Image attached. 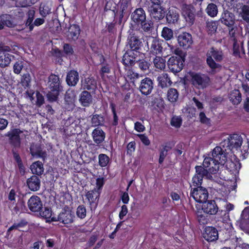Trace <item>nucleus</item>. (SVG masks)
Here are the masks:
<instances>
[{"label":"nucleus","mask_w":249,"mask_h":249,"mask_svg":"<svg viewBox=\"0 0 249 249\" xmlns=\"http://www.w3.org/2000/svg\"><path fill=\"white\" fill-rule=\"evenodd\" d=\"M48 84L50 91L47 94L48 100L51 102H55L63 90L59 76L52 73L48 77Z\"/></svg>","instance_id":"f257e3e1"},{"label":"nucleus","mask_w":249,"mask_h":249,"mask_svg":"<svg viewBox=\"0 0 249 249\" xmlns=\"http://www.w3.org/2000/svg\"><path fill=\"white\" fill-rule=\"evenodd\" d=\"M76 220V217L72 208L68 206H65L59 213L57 217H53L52 221H59L68 227L73 223Z\"/></svg>","instance_id":"f03ea898"},{"label":"nucleus","mask_w":249,"mask_h":249,"mask_svg":"<svg viewBox=\"0 0 249 249\" xmlns=\"http://www.w3.org/2000/svg\"><path fill=\"white\" fill-rule=\"evenodd\" d=\"M206 63L212 70H215L221 67L218 64L222 61L224 55L222 51L212 47L206 53Z\"/></svg>","instance_id":"7ed1b4c3"},{"label":"nucleus","mask_w":249,"mask_h":249,"mask_svg":"<svg viewBox=\"0 0 249 249\" xmlns=\"http://www.w3.org/2000/svg\"><path fill=\"white\" fill-rule=\"evenodd\" d=\"M228 154L229 150L220 143V146L215 147L208 155L212 157L215 161L223 166L227 160Z\"/></svg>","instance_id":"20e7f679"},{"label":"nucleus","mask_w":249,"mask_h":249,"mask_svg":"<svg viewBox=\"0 0 249 249\" xmlns=\"http://www.w3.org/2000/svg\"><path fill=\"white\" fill-rule=\"evenodd\" d=\"M204 157L202 165H196V166L203 168L207 172L206 174L209 177H211V175L216 174L220 167L222 166L217 162L215 161L208 154L204 156Z\"/></svg>","instance_id":"39448f33"},{"label":"nucleus","mask_w":249,"mask_h":249,"mask_svg":"<svg viewBox=\"0 0 249 249\" xmlns=\"http://www.w3.org/2000/svg\"><path fill=\"white\" fill-rule=\"evenodd\" d=\"M221 22L226 25L229 29L230 35L233 37L237 29L235 25V16L234 14L228 10L224 11L220 18Z\"/></svg>","instance_id":"423d86ee"},{"label":"nucleus","mask_w":249,"mask_h":249,"mask_svg":"<svg viewBox=\"0 0 249 249\" xmlns=\"http://www.w3.org/2000/svg\"><path fill=\"white\" fill-rule=\"evenodd\" d=\"M243 143V138L240 135L233 134L229 136L227 140L221 142L222 146H225L229 151L240 148Z\"/></svg>","instance_id":"0eeeda50"},{"label":"nucleus","mask_w":249,"mask_h":249,"mask_svg":"<svg viewBox=\"0 0 249 249\" xmlns=\"http://www.w3.org/2000/svg\"><path fill=\"white\" fill-rule=\"evenodd\" d=\"M192 84L198 89L206 88L211 82L210 77L205 74L192 72L191 74Z\"/></svg>","instance_id":"6e6552de"},{"label":"nucleus","mask_w":249,"mask_h":249,"mask_svg":"<svg viewBox=\"0 0 249 249\" xmlns=\"http://www.w3.org/2000/svg\"><path fill=\"white\" fill-rule=\"evenodd\" d=\"M195 174L192 177L191 182L189 183L190 189L192 188L202 187L203 178L206 177L209 178V176L206 174L207 172L201 167H195Z\"/></svg>","instance_id":"1a4fd4ad"},{"label":"nucleus","mask_w":249,"mask_h":249,"mask_svg":"<svg viewBox=\"0 0 249 249\" xmlns=\"http://www.w3.org/2000/svg\"><path fill=\"white\" fill-rule=\"evenodd\" d=\"M190 195L196 202L202 203L207 200L209 193L207 189L204 187L192 188L190 189Z\"/></svg>","instance_id":"9d476101"},{"label":"nucleus","mask_w":249,"mask_h":249,"mask_svg":"<svg viewBox=\"0 0 249 249\" xmlns=\"http://www.w3.org/2000/svg\"><path fill=\"white\" fill-rule=\"evenodd\" d=\"M11 51L12 49L9 46L0 44V67L1 68H5L10 64L12 58L14 57L13 55L9 53Z\"/></svg>","instance_id":"9b49d317"},{"label":"nucleus","mask_w":249,"mask_h":249,"mask_svg":"<svg viewBox=\"0 0 249 249\" xmlns=\"http://www.w3.org/2000/svg\"><path fill=\"white\" fill-rule=\"evenodd\" d=\"M149 41L150 43V47H149L148 42H147L149 54L153 55L161 54L163 50L162 44L164 43L163 40L157 37H151L149 38Z\"/></svg>","instance_id":"f8f14e48"},{"label":"nucleus","mask_w":249,"mask_h":249,"mask_svg":"<svg viewBox=\"0 0 249 249\" xmlns=\"http://www.w3.org/2000/svg\"><path fill=\"white\" fill-rule=\"evenodd\" d=\"M182 14L189 26L194 24L196 20V9L193 5L184 3L181 6Z\"/></svg>","instance_id":"ddd939ff"},{"label":"nucleus","mask_w":249,"mask_h":249,"mask_svg":"<svg viewBox=\"0 0 249 249\" xmlns=\"http://www.w3.org/2000/svg\"><path fill=\"white\" fill-rule=\"evenodd\" d=\"M112 3L113 2L111 1H107L105 7V10L107 12L109 11L114 18L112 22L109 23H107L106 25L107 30L110 34H114L116 31V25L117 24L119 25L118 23V19L116 18L117 11H116V6H114L113 9H111L110 5H112ZM120 25L121 24H120Z\"/></svg>","instance_id":"4468645a"},{"label":"nucleus","mask_w":249,"mask_h":249,"mask_svg":"<svg viewBox=\"0 0 249 249\" xmlns=\"http://www.w3.org/2000/svg\"><path fill=\"white\" fill-rule=\"evenodd\" d=\"M184 62L183 57L172 56L169 58L167 64L170 71L176 74L183 69Z\"/></svg>","instance_id":"2eb2a0df"},{"label":"nucleus","mask_w":249,"mask_h":249,"mask_svg":"<svg viewBox=\"0 0 249 249\" xmlns=\"http://www.w3.org/2000/svg\"><path fill=\"white\" fill-rule=\"evenodd\" d=\"M23 131L19 128H13L6 134L9 139V142L14 149L19 148L21 145L20 134Z\"/></svg>","instance_id":"dca6fc26"},{"label":"nucleus","mask_w":249,"mask_h":249,"mask_svg":"<svg viewBox=\"0 0 249 249\" xmlns=\"http://www.w3.org/2000/svg\"><path fill=\"white\" fill-rule=\"evenodd\" d=\"M127 41V46L129 49L140 53V51L143 46L142 38H140L135 33H131L128 36Z\"/></svg>","instance_id":"f3484780"},{"label":"nucleus","mask_w":249,"mask_h":249,"mask_svg":"<svg viewBox=\"0 0 249 249\" xmlns=\"http://www.w3.org/2000/svg\"><path fill=\"white\" fill-rule=\"evenodd\" d=\"M101 192L98 191L96 188L88 191L86 194V197L87 199L91 211L95 210L98 204V201Z\"/></svg>","instance_id":"a211bd4d"},{"label":"nucleus","mask_w":249,"mask_h":249,"mask_svg":"<svg viewBox=\"0 0 249 249\" xmlns=\"http://www.w3.org/2000/svg\"><path fill=\"white\" fill-rule=\"evenodd\" d=\"M140 53L128 49L124 53L122 58V63L125 67H132L134 65L137 61L136 59Z\"/></svg>","instance_id":"6ab92c4d"},{"label":"nucleus","mask_w":249,"mask_h":249,"mask_svg":"<svg viewBox=\"0 0 249 249\" xmlns=\"http://www.w3.org/2000/svg\"><path fill=\"white\" fill-rule=\"evenodd\" d=\"M203 237L209 242L216 241L218 238L217 229L213 226H206L202 233Z\"/></svg>","instance_id":"aec40b11"},{"label":"nucleus","mask_w":249,"mask_h":249,"mask_svg":"<svg viewBox=\"0 0 249 249\" xmlns=\"http://www.w3.org/2000/svg\"><path fill=\"white\" fill-rule=\"evenodd\" d=\"M81 88L91 93H95L97 88V81L91 76L85 77L81 80Z\"/></svg>","instance_id":"412c9836"},{"label":"nucleus","mask_w":249,"mask_h":249,"mask_svg":"<svg viewBox=\"0 0 249 249\" xmlns=\"http://www.w3.org/2000/svg\"><path fill=\"white\" fill-rule=\"evenodd\" d=\"M177 40L179 46L184 49L190 48L193 42L192 35L187 32H183L179 34Z\"/></svg>","instance_id":"4be33fe9"},{"label":"nucleus","mask_w":249,"mask_h":249,"mask_svg":"<svg viewBox=\"0 0 249 249\" xmlns=\"http://www.w3.org/2000/svg\"><path fill=\"white\" fill-rule=\"evenodd\" d=\"M153 86L154 83L151 79L149 77H145L141 80L139 90L142 94L147 95L151 93Z\"/></svg>","instance_id":"5701e85b"},{"label":"nucleus","mask_w":249,"mask_h":249,"mask_svg":"<svg viewBox=\"0 0 249 249\" xmlns=\"http://www.w3.org/2000/svg\"><path fill=\"white\" fill-rule=\"evenodd\" d=\"M149 12L151 17L156 20L163 19L165 16V11L163 7L159 4L150 5Z\"/></svg>","instance_id":"b1692460"},{"label":"nucleus","mask_w":249,"mask_h":249,"mask_svg":"<svg viewBox=\"0 0 249 249\" xmlns=\"http://www.w3.org/2000/svg\"><path fill=\"white\" fill-rule=\"evenodd\" d=\"M28 206L33 212H38L42 208V202L40 198L36 196H32L28 201Z\"/></svg>","instance_id":"393cba45"},{"label":"nucleus","mask_w":249,"mask_h":249,"mask_svg":"<svg viewBox=\"0 0 249 249\" xmlns=\"http://www.w3.org/2000/svg\"><path fill=\"white\" fill-rule=\"evenodd\" d=\"M202 210L209 214H215L218 212V207L214 200H207L202 203Z\"/></svg>","instance_id":"a878e982"},{"label":"nucleus","mask_w":249,"mask_h":249,"mask_svg":"<svg viewBox=\"0 0 249 249\" xmlns=\"http://www.w3.org/2000/svg\"><path fill=\"white\" fill-rule=\"evenodd\" d=\"M131 18L132 21L137 25L142 23L146 19L145 11L142 8H139L132 13Z\"/></svg>","instance_id":"bb28decb"},{"label":"nucleus","mask_w":249,"mask_h":249,"mask_svg":"<svg viewBox=\"0 0 249 249\" xmlns=\"http://www.w3.org/2000/svg\"><path fill=\"white\" fill-rule=\"evenodd\" d=\"M91 136L93 142L97 145H100L105 141L106 133L101 128L97 127L93 130Z\"/></svg>","instance_id":"cd10ccee"},{"label":"nucleus","mask_w":249,"mask_h":249,"mask_svg":"<svg viewBox=\"0 0 249 249\" xmlns=\"http://www.w3.org/2000/svg\"><path fill=\"white\" fill-rule=\"evenodd\" d=\"M81 32L80 26L76 24H73L70 25L69 28L67 37L69 41H75L78 38Z\"/></svg>","instance_id":"c85d7f7f"},{"label":"nucleus","mask_w":249,"mask_h":249,"mask_svg":"<svg viewBox=\"0 0 249 249\" xmlns=\"http://www.w3.org/2000/svg\"><path fill=\"white\" fill-rule=\"evenodd\" d=\"M0 21L2 23L3 27L13 28L17 25L15 18L7 14H2L0 16Z\"/></svg>","instance_id":"c756f323"},{"label":"nucleus","mask_w":249,"mask_h":249,"mask_svg":"<svg viewBox=\"0 0 249 249\" xmlns=\"http://www.w3.org/2000/svg\"><path fill=\"white\" fill-rule=\"evenodd\" d=\"M91 92L83 90L79 95V101L84 107H89L92 103V96Z\"/></svg>","instance_id":"7c9ffc66"},{"label":"nucleus","mask_w":249,"mask_h":249,"mask_svg":"<svg viewBox=\"0 0 249 249\" xmlns=\"http://www.w3.org/2000/svg\"><path fill=\"white\" fill-rule=\"evenodd\" d=\"M79 80V76L78 72L74 70H70L67 74L66 81L69 86H75Z\"/></svg>","instance_id":"2f4dec72"},{"label":"nucleus","mask_w":249,"mask_h":249,"mask_svg":"<svg viewBox=\"0 0 249 249\" xmlns=\"http://www.w3.org/2000/svg\"><path fill=\"white\" fill-rule=\"evenodd\" d=\"M75 91L74 89H69L65 94V102L68 103V107H66L68 110H72L74 107V100L75 97Z\"/></svg>","instance_id":"473e14b6"},{"label":"nucleus","mask_w":249,"mask_h":249,"mask_svg":"<svg viewBox=\"0 0 249 249\" xmlns=\"http://www.w3.org/2000/svg\"><path fill=\"white\" fill-rule=\"evenodd\" d=\"M27 184L30 190L36 191L40 189V180L38 177L36 175H33L27 179Z\"/></svg>","instance_id":"72a5a7b5"},{"label":"nucleus","mask_w":249,"mask_h":249,"mask_svg":"<svg viewBox=\"0 0 249 249\" xmlns=\"http://www.w3.org/2000/svg\"><path fill=\"white\" fill-rule=\"evenodd\" d=\"M130 1L131 0H120V10L118 18V23L119 24H122L124 15L129 12Z\"/></svg>","instance_id":"f704fd0d"},{"label":"nucleus","mask_w":249,"mask_h":249,"mask_svg":"<svg viewBox=\"0 0 249 249\" xmlns=\"http://www.w3.org/2000/svg\"><path fill=\"white\" fill-rule=\"evenodd\" d=\"M225 166L227 169L231 174L238 173L241 167V164L239 160H236L235 162L231 160H227Z\"/></svg>","instance_id":"c9c22d12"},{"label":"nucleus","mask_w":249,"mask_h":249,"mask_svg":"<svg viewBox=\"0 0 249 249\" xmlns=\"http://www.w3.org/2000/svg\"><path fill=\"white\" fill-rule=\"evenodd\" d=\"M158 86L162 89L170 86L172 84L168 74L166 73H163L158 77Z\"/></svg>","instance_id":"e433bc0d"},{"label":"nucleus","mask_w":249,"mask_h":249,"mask_svg":"<svg viewBox=\"0 0 249 249\" xmlns=\"http://www.w3.org/2000/svg\"><path fill=\"white\" fill-rule=\"evenodd\" d=\"M166 18L167 21L169 23H175L178 21L179 15L177 9H169Z\"/></svg>","instance_id":"4c0bfd02"},{"label":"nucleus","mask_w":249,"mask_h":249,"mask_svg":"<svg viewBox=\"0 0 249 249\" xmlns=\"http://www.w3.org/2000/svg\"><path fill=\"white\" fill-rule=\"evenodd\" d=\"M230 101L234 105H237L240 103L242 100V94L238 89H234L229 94Z\"/></svg>","instance_id":"58836bf2"},{"label":"nucleus","mask_w":249,"mask_h":249,"mask_svg":"<svg viewBox=\"0 0 249 249\" xmlns=\"http://www.w3.org/2000/svg\"><path fill=\"white\" fill-rule=\"evenodd\" d=\"M30 169L33 174L41 175L44 172L43 164L40 161H35L30 166Z\"/></svg>","instance_id":"ea45409f"},{"label":"nucleus","mask_w":249,"mask_h":249,"mask_svg":"<svg viewBox=\"0 0 249 249\" xmlns=\"http://www.w3.org/2000/svg\"><path fill=\"white\" fill-rule=\"evenodd\" d=\"M39 214L40 216L46 219V222H53L51 220L52 215V210L51 208L49 207H44L38 211Z\"/></svg>","instance_id":"a19ab883"},{"label":"nucleus","mask_w":249,"mask_h":249,"mask_svg":"<svg viewBox=\"0 0 249 249\" xmlns=\"http://www.w3.org/2000/svg\"><path fill=\"white\" fill-rule=\"evenodd\" d=\"M105 122V118L101 114L93 115L91 123L93 126H103Z\"/></svg>","instance_id":"79ce46f5"},{"label":"nucleus","mask_w":249,"mask_h":249,"mask_svg":"<svg viewBox=\"0 0 249 249\" xmlns=\"http://www.w3.org/2000/svg\"><path fill=\"white\" fill-rule=\"evenodd\" d=\"M155 56L156 57L153 60L154 67L160 70H164L166 66L165 59L160 56Z\"/></svg>","instance_id":"37998d69"},{"label":"nucleus","mask_w":249,"mask_h":249,"mask_svg":"<svg viewBox=\"0 0 249 249\" xmlns=\"http://www.w3.org/2000/svg\"><path fill=\"white\" fill-rule=\"evenodd\" d=\"M153 22L150 19H145L142 23H139L142 31L145 33H151L153 28Z\"/></svg>","instance_id":"c03bdc74"},{"label":"nucleus","mask_w":249,"mask_h":249,"mask_svg":"<svg viewBox=\"0 0 249 249\" xmlns=\"http://www.w3.org/2000/svg\"><path fill=\"white\" fill-rule=\"evenodd\" d=\"M179 93L177 89L175 88H170L167 92V98L171 103L176 102L178 98Z\"/></svg>","instance_id":"a18cd8bd"},{"label":"nucleus","mask_w":249,"mask_h":249,"mask_svg":"<svg viewBox=\"0 0 249 249\" xmlns=\"http://www.w3.org/2000/svg\"><path fill=\"white\" fill-rule=\"evenodd\" d=\"M35 18V12L29 11L27 14V19L25 21V26L29 29V31H32L34 29V22Z\"/></svg>","instance_id":"49530a36"},{"label":"nucleus","mask_w":249,"mask_h":249,"mask_svg":"<svg viewBox=\"0 0 249 249\" xmlns=\"http://www.w3.org/2000/svg\"><path fill=\"white\" fill-rule=\"evenodd\" d=\"M136 63L137 64L138 68L143 72L148 71L151 65L150 62L144 59L137 60Z\"/></svg>","instance_id":"de8ad7c7"},{"label":"nucleus","mask_w":249,"mask_h":249,"mask_svg":"<svg viewBox=\"0 0 249 249\" xmlns=\"http://www.w3.org/2000/svg\"><path fill=\"white\" fill-rule=\"evenodd\" d=\"M206 11L209 16L214 17L218 13V8L216 4L211 3L208 5Z\"/></svg>","instance_id":"09e8293b"},{"label":"nucleus","mask_w":249,"mask_h":249,"mask_svg":"<svg viewBox=\"0 0 249 249\" xmlns=\"http://www.w3.org/2000/svg\"><path fill=\"white\" fill-rule=\"evenodd\" d=\"M98 163L101 167H106L110 162L109 157L105 154H100L98 156Z\"/></svg>","instance_id":"8fccbe9b"},{"label":"nucleus","mask_w":249,"mask_h":249,"mask_svg":"<svg viewBox=\"0 0 249 249\" xmlns=\"http://www.w3.org/2000/svg\"><path fill=\"white\" fill-rule=\"evenodd\" d=\"M39 13L43 17H46L47 15L51 13V8L47 3H42L39 7Z\"/></svg>","instance_id":"3c124183"},{"label":"nucleus","mask_w":249,"mask_h":249,"mask_svg":"<svg viewBox=\"0 0 249 249\" xmlns=\"http://www.w3.org/2000/svg\"><path fill=\"white\" fill-rule=\"evenodd\" d=\"M171 149V147L168 146L167 145H162V148L160 150V157L159 159V163L161 164L167 155L168 151L169 149Z\"/></svg>","instance_id":"603ef678"},{"label":"nucleus","mask_w":249,"mask_h":249,"mask_svg":"<svg viewBox=\"0 0 249 249\" xmlns=\"http://www.w3.org/2000/svg\"><path fill=\"white\" fill-rule=\"evenodd\" d=\"M161 36L166 40H170L173 37V32L172 29L164 27L161 31Z\"/></svg>","instance_id":"864d4df0"},{"label":"nucleus","mask_w":249,"mask_h":249,"mask_svg":"<svg viewBox=\"0 0 249 249\" xmlns=\"http://www.w3.org/2000/svg\"><path fill=\"white\" fill-rule=\"evenodd\" d=\"M217 28V23L214 21L206 22V29L208 34L212 35L215 33Z\"/></svg>","instance_id":"5fc2aeb1"},{"label":"nucleus","mask_w":249,"mask_h":249,"mask_svg":"<svg viewBox=\"0 0 249 249\" xmlns=\"http://www.w3.org/2000/svg\"><path fill=\"white\" fill-rule=\"evenodd\" d=\"M77 216L81 219H84L87 215V210L84 205H79L76 211Z\"/></svg>","instance_id":"6e6d98bb"},{"label":"nucleus","mask_w":249,"mask_h":249,"mask_svg":"<svg viewBox=\"0 0 249 249\" xmlns=\"http://www.w3.org/2000/svg\"><path fill=\"white\" fill-rule=\"evenodd\" d=\"M28 224V222L24 219H22L18 223H15L12 226H11L7 230V234H8L11 231L13 230H19V228H23L26 226Z\"/></svg>","instance_id":"4d7b16f0"},{"label":"nucleus","mask_w":249,"mask_h":249,"mask_svg":"<svg viewBox=\"0 0 249 249\" xmlns=\"http://www.w3.org/2000/svg\"><path fill=\"white\" fill-rule=\"evenodd\" d=\"M31 154L34 157L42 158L43 161L47 158V152L45 151H42L41 149H37L36 151H33L31 149Z\"/></svg>","instance_id":"13d9d810"},{"label":"nucleus","mask_w":249,"mask_h":249,"mask_svg":"<svg viewBox=\"0 0 249 249\" xmlns=\"http://www.w3.org/2000/svg\"><path fill=\"white\" fill-rule=\"evenodd\" d=\"M110 107L113 114V121L112 122V125L117 126L118 124L119 118L116 111L115 105L111 103L110 104Z\"/></svg>","instance_id":"bf43d9fd"},{"label":"nucleus","mask_w":249,"mask_h":249,"mask_svg":"<svg viewBox=\"0 0 249 249\" xmlns=\"http://www.w3.org/2000/svg\"><path fill=\"white\" fill-rule=\"evenodd\" d=\"M241 16L246 21L249 20V6L244 5L241 8Z\"/></svg>","instance_id":"052dcab7"},{"label":"nucleus","mask_w":249,"mask_h":249,"mask_svg":"<svg viewBox=\"0 0 249 249\" xmlns=\"http://www.w3.org/2000/svg\"><path fill=\"white\" fill-rule=\"evenodd\" d=\"M197 219L200 225H205L207 223V216L202 213L201 212L197 211L196 213Z\"/></svg>","instance_id":"680f3d73"},{"label":"nucleus","mask_w":249,"mask_h":249,"mask_svg":"<svg viewBox=\"0 0 249 249\" xmlns=\"http://www.w3.org/2000/svg\"><path fill=\"white\" fill-rule=\"evenodd\" d=\"M22 85L26 87H29L31 82V76L29 73L24 74L21 79Z\"/></svg>","instance_id":"e2e57ef3"},{"label":"nucleus","mask_w":249,"mask_h":249,"mask_svg":"<svg viewBox=\"0 0 249 249\" xmlns=\"http://www.w3.org/2000/svg\"><path fill=\"white\" fill-rule=\"evenodd\" d=\"M23 67V62L22 61H17L13 66V71L16 74H19Z\"/></svg>","instance_id":"0e129e2a"},{"label":"nucleus","mask_w":249,"mask_h":249,"mask_svg":"<svg viewBox=\"0 0 249 249\" xmlns=\"http://www.w3.org/2000/svg\"><path fill=\"white\" fill-rule=\"evenodd\" d=\"M111 72V67L109 64L106 63L103 65L100 70V74L101 77L105 75V73H110Z\"/></svg>","instance_id":"69168bd1"},{"label":"nucleus","mask_w":249,"mask_h":249,"mask_svg":"<svg viewBox=\"0 0 249 249\" xmlns=\"http://www.w3.org/2000/svg\"><path fill=\"white\" fill-rule=\"evenodd\" d=\"M63 51L67 55H71L73 54L74 51L71 45L68 43H64L63 45Z\"/></svg>","instance_id":"338daca9"},{"label":"nucleus","mask_w":249,"mask_h":249,"mask_svg":"<svg viewBox=\"0 0 249 249\" xmlns=\"http://www.w3.org/2000/svg\"><path fill=\"white\" fill-rule=\"evenodd\" d=\"M182 124V120L180 117H174L172 118L171 121V125L175 126L177 128L180 127Z\"/></svg>","instance_id":"774afa93"}]
</instances>
